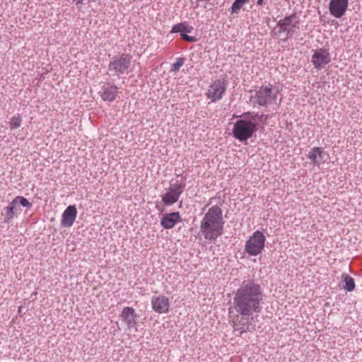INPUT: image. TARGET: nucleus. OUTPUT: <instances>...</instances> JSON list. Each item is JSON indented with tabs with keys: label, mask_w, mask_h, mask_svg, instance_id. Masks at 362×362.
<instances>
[{
	"label": "nucleus",
	"mask_w": 362,
	"mask_h": 362,
	"mask_svg": "<svg viewBox=\"0 0 362 362\" xmlns=\"http://www.w3.org/2000/svg\"><path fill=\"white\" fill-rule=\"evenodd\" d=\"M264 293L259 284L254 279L245 280L235 293L233 303L229 308L234 332L240 334L246 332L249 326L245 322L254 313H259Z\"/></svg>",
	"instance_id": "obj_1"
},
{
	"label": "nucleus",
	"mask_w": 362,
	"mask_h": 362,
	"mask_svg": "<svg viewBox=\"0 0 362 362\" xmlns=\"http://www.w3.org/2000/svg\"><path fill=\"white\" fill-rule=\"evenodd\" d=\"M233 129V136L240 141H245L250 139L260 128L264 129L269 119L268 115H259L255 112H246L240 116Z\"/></svg>",
	"instance_id": "obj_2"
},
{
	"label": "nucleus",
	"mask_w": 362,
	"mask_h": 362,
	"mask_svg": "<svg viewBox=\"0 0 362 362\" xmlns=\"http://www.w3.org/2000/svg\"><path fill=\"white\" fill-rule=\"evenodd\" d=\"M224 220L222 209L217 205L209 209L200 223V233L207 240H216L223 234Z\"/></svg>",
	"instance_id": "obj_3"
},
{
	"label": "nucleus",
	"mask_w": 362,
	"mask_h": 362,
	"mask_svg": "<svg viewBox=\"0 0 362 362\" xmlns=\"http://www.w3.org/2000/svg\"><path fill=\"white\" fill-rule=\"evenodd\" d=\"M250 100L254 105L266 107L273 104L278 95V90L272 85L261 86L259 89L250 90Z\"/></svg>",
	"instance_id": "obj_4"
},
{
	"label": "nucleus",
	"mask_w": 362,
	"mask_h": 362,
	"mask_svg": "<svg viewBox=\"0 0 362 362\" xmlns=\"http://www.w3.org/2000/svg\"><path fill=\"white\" fill-rule=\"evenodd\" d=\"M299 18L296 13L286 16L284 18L278 21L276 27L274 28V33L276 35L286 34V38L293 36L296 30L298 29Z\"/></svg>",
	"instance_id": "obj_5"
},
{
	"label": "nucleus",
	"mask_w": 362,
	"mask_h": 362,
	"mask_svg": "<svg viewBox=\"0 0 362 362\" xmlns=\"http://www.w3.org/2000/svg\"><path fill=\"white\" fill-rule=\"evenodd\" d=\"M132 59V57L129 54L126 53L113 57L108 65V71L112 75L118 76L128 73Z\"/></svg>",
	"instance_id": "obj_6"
},
{
	"label": "nucleus",
	"mask_w": 362,
	"mask_h": 362,
	"mask_svg": "<svg viewBox=\"0 0 362 362\" xmlns=\"http://www.w3.org/2000/svg\"><path fill=\"white\" fill-rule=\"evenodd\" d=\"M266 238L259 230H256L246 241L245 251L250 256H257L264 248Z\"/></svg>",
	"instance_id": "obj_7"
},
{
	"label": "nucleus",
	"mask_w": 362,
	"mask_h": 362,
	"mask_svg": "<svg viewBox=\"0 0 362 362\" xmlns=\"http://www.w3.org/2000/svg\"><path fill=\"white\" fill-rule=\"evenodd\" d=\"M20 206L26 208H30V203L26 198L22 196L16 197L12 202L4 209V223H9L16 215L21 212Z\"/></svg>",
	"instance_id": "obj_8"
},
{
	"label": "nucleus",
	"mask_w": 362,
	"mask_h": 362,
	"mask_svg": "<svg viewBox=\"0 0 362 362\" xmlns=\"http://www.w3.org/2000/svg\"><path fill=\"white\" fill-rule=\"evenodd\" d=\"M227 83L222 79L214 81L209 86L206 93L207 99L214 103L222 99L226 93Z\"/></svg>",
	"instance_id": "obj_9"
},
{
	"label": "nucleus",
	"mask_w": 362,
	"mask_h": 362,
	"mask_svg": "<svg viewBox=\"0 0 362 362\" xmlns=\"http://www.w3.org/2000/svg\"><path fill=\"white\" fill-rule=\"evenodd\" d=\"M331 61L330 53L328 49H317L312 56V62L315 69H321Z\"/></svg>",
	"instance_id": "obj_10"
},
{
	"label": "nucleus",
	"mask_w": 362,
	"mask_h": 362,
	"mask_svg": "<svg viewBox=\"0 0 362 362\" xmlns=\"http://www.w3.org/2000/svg\"><path fill=\"white\" fill-rule=\"evenodd\" d=\"M193 30V27L189 25L187 22H182L174 25L172 28L170 33H180V37L183 40L189 42H196L197 41V38L196 37L187 35V33H192Z\"/></svg>",
	"instance_id": "obj_11"
},
{
	"label": "nucleus",
	"mask_w": 362,
	"mask_h": 362,
	"mask_svg": "<svg viewBox=\"0 0 362 362\" xmlns=\"http://www.w3.org/2000/svg\"><path fill=\"white\" fill-rule=\"evenodd\" d=\"M349 5V0H330L329 10L330 14L337 18L345 15Z\"/></svg>",
	"instance_id": "obj_12"
},
{
	"label": "nucleus",
	"mask_w": 362,
	"mask_h": 362,
	"mask_svg": "<svg viewBox=\"0 0 362 362\" xmlns=\"http://www.w3.org/2000/svg\"><path fill=\"white\" fill-rule=\"evenodd\" d=\"M153 310L159 314L167 313L169 311L170 303L168 297L164 296H153L151 298Z\"/></svg>",
	"instance_id": "obj_13"
},
{
	"label": "nucleus",
	"mask_w": 362,
	"mask_h": 362,
	"mask_svg": "<svg viewBox=\"0 0 362 362\" xmlns=\"http://www.w3.org/2000/svg\"><path fill=\"white\" fill-rule=\"evenodd\" d=\"M100 93L103 100L110 103L116 99L118 93V88L115 84L105 82L103 83Z\"/></svg>",
	"instance_id": "obj_14"
},
{
	"label": "nucleus",
	"mask_w": 362,
	"mask_h": 362,
	"mask_svg": "<svg viewBox=\"0 0 362 362\" xmlns=\"http://www.w3.org/2000/svg\"><path fill=\"white\" fill-rule=\"evenodd\" d=\"M119 317L128 328H133L136 326L138 315L132 307L124 308Z\"/></svg>",
	"instance_id": "obj_15"
},
{
	"label": "nucleus",
	"mask_w": 362,
	"mask_h": 362,
	"mask_svg": "<svg viewBox=\"0 0 362 362\" xmlns=\"http://www.w3.org/2000/svg\"><path fill=\"white\" fill-rule=\"evenodd\" d=\"M77 215V210L74 205L69 206L63 212L61 226L71 227L74 224Z\"/></svg>",
	"instance_id": "obj_16"
},
{
	"label": "nucleus",
	"mask_w": 362,
	"mask_h": 362,
	"mask_svg": "<svg viewBox=\"0 0 362 362\" xmlns=\"http://www.w3.org/2000/svg\"><path fill=\"white\" fill-rule=\"evenodd\" d=\"M182 218L179 212L165 214L160 220V225L165 229L173 228L176 223L181 222Z\"/></svg>",
	"instance_id": "obj_17"
},
{
	"label": "nucleus",
	"mask_w": 362,
	"mask_h": 362,
	"mask_svg": "<svg viewBox=\"0 0 362 362\" xmlns=\"http://www.w3.org/2000/svg\"><path fill=\"white\" fill-rule=\"evenodd\" d=\"M180 197L178 193L168 188L167 192L161 195V199L165 206H170L176 203Z\"/></svg>",
	"instance_id": "obj_18"
},
{
	"label": "nucleus",
	"mask_w": 362,
	"mask_h": 362,
	"mask_svg": "<svg viewBox=\"0 0 362 362\" xmlns=\"http://www.w3.org/2000/svg\"><path fill=\"white\" fill-rule=\"evenodd\" d=\"M322 148L314 147L308 153V158L311 160L314 165H319L320 161L322 160Z\"/></svg>",
	"instance_id": "obj_19"
},
{
	"label": "nucleus",
	"mask_w": 362,
	"mask_h": 362,
	"mask_svg": "<svg viewBox=\"0 0 362 362\" xmlns=\"http://www.w3.org/2000/svg\"><path fill=\"white\" fill-rule=\"evenodd\" d=\"M170 187L169 189H173L181 195L185 188V178L182 177L181 180H176L175 181L173 180L170 181Z\"/></svg>",
	"instance_id": "obj_20"
},
{
	"label": "nucleus",
	"mask_w": 362,
	"mask_h": 362,
	"mask_svg": "<svg viewBox=\"0 0 362 362\" xmlns=\"http://www.w3.org/2000/svg\"><path fill=\"white\" fill-rule=\"evenodd\" d=\"M342 278L344 282L345 283L344 288L348 292L353 291L356 287L354 279L351 276L346 274H342Z\"/></svg>",
	"instance_id": "obj_21"
},
{
	"label": "nucleus",
	"mask_w": 362,
	"mask_h": 362,
	"mask_svg": "<svg viewBox=\"0 0 362 362\" xmlns=\"http://www.w3.org/2000/svg\"><path fill=\"white\" fill-rule=\"evenodd\" d=\"M22 123V117L19 114L12 117L9 122V126L11 129H15L21 127Z\"/></svg>",
	"instance_id": "obj_22"
},
{
	"label": "nucleus",
	"mask_w": 362,
	"mask_h": 362,
	"mask_svg": "<svg viewBox=\"0 0 362 362\" xmlns=\"http://www.w3.org/2000/svg\"><path fill=\"white\" fill-rule=\"evenodd\" d=\"M185 58L179 57L177 59L176 62L173 64L172 67L170 69V71L177 72L179 71L180 67L184 64Z\"/></svg>",
	"instance_id": "obj_23"
},
{
	"label": "nucleus",
	"mask_w": 362,
	"mask_h": 362,
	"mask_svg": "<svg viewBox=\"0 0 362 362\" xmlns=\"http://www.w3.org/2000/svg\"><path fill=\"white\" fill-rule=\"evenodd\" d=\"M243 5L244 4L243 2L239 0H235L232 4L231 13H238Z\"/></svg>",
	"instance_id": "obj_24"
},
{
	"label": "nucleus",
	"mask_w": 362,
	"mask_h": 362,
	"mask_svg": "<svg viewBox=\"0 0 362 362\" xmlns=\"http://www.w3.org/2000/svg\"><path fill=\"white\" fill-rule=\"evenodd\" d=\"M73 2L76 5V6H78V5H81V4H83V1L84 0H72Z\"/></svg>",
	"instance_id": "obj_25"
},
{
	"label": "nucleus",
	"mask_w": 362,
	"mask_h": 362,
	"mask_svg": "<svg viewBox=\"0 0 362 362\" xmlns=\"http://www.w3.org/2000/svg\"><path fill=\"white\" fill-rule=\"evenodd\" d=\"M262 3H263V0H257V5L261 6L262 4Z\"/></svg>",
	"instance_id": "obj_26"
},
{
	"label": "nucleus",
	"mask_w": 362,
	"mask_h": 362,
	"mask_svg": "<svg viewBox=\"0 0 362 362\" xmlns=\"http://www.w3.org/2000/svg\"><path fill=\"white\" fill-rule=\"evenodd\" d=\"M240 1L243 2L244 4L248 2L250 0H239Z\"/></svg>",
	"instance_id": "obj_27"
}]
</instances>
